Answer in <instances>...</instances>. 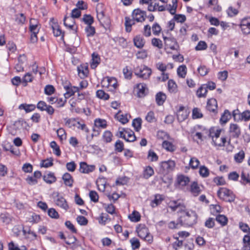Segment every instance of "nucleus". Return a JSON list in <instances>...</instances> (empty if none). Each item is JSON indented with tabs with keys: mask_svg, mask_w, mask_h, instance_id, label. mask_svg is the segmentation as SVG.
Segmentation results:
<instances>
[{
	"mask_svg": "<svg viewBox=\"0 0 250 250\" xmlns=\"http://www.w3.org/2000/svg\"><path fill=\"white\" fill-rule=\"evenodd\" d=\"M231 118V114L228 109L225 110L224 113L222 115L220 119V122L221 124H226L229 120Z\"/></svg>",
	"mask_w": 250,
	"mask_h": 250,
	"instance_id": "nucleus-23",
	"label": "nucleus"
},
{
	"mask_svg": "<svg viewBox=\"0 0 250 250\" xmlns=\"http://www.w3.org/2000/svg\"><path fill=\"white\" fill-rule=\"evenodd\" d=\"M76 220L79 224L82 226H85L87 225L88 223L87 219L83 216H78Z\"/></svg>",
	"mask_w": 250,
	"mask_h": 250,
	"instance_id": "nucleus-64",
	"label": "nucleus"
},
{
	"mask_svg": "<svg viewBox=\"0 0 250 250\" xmlns=\"http://www.w3.org/2000/svg\"><path fill=\"white\" fill-rule=\"evenodd\" d=\"M85 31L87 37H92L95 34V28L91 25H87L85 28Z\"/></svg>",
	"mask_w": 250,
	"mask_h": 250,
	"instance_id": "nucleus-53",
	"label": "nucleus"
},
{
	"mask_svg": "<svg viewBox=\"0 0 250 250\" xmlns=\"http://www.w3.org/2000/svg\"><path fill=\"white\" fill-rule=\"evenodd\" d=\"M82 20L87 24V25H92L94 22L93 18L90 15H84Z\"/></svg>",
	"mask_w": 250,
	"mask_h": 250,
	"instance_id": "nucleus-50",
	"label": "nucleus"
},
{
	"mask_svg": "<svg viewBox=\"0 0 250 250\" xmlns=\"http://www.w3.org/2000/svg\"><path fill=\"white\" fill-rule=\"evenodd\" d=\"M189 166L192 169H196L198 168L200 161L196 157H191L189 161Z\"/></svg>",
	"mask_w": 250,
	"mask_h": 250,
	"instance_id": "nucleus-54",
	"label": "nucleus"
},
{
	"mask_svg": "<svg viewBox=\"0 0 250 250\" xmlns=\"http://www.w3.org/2000/svg\"><path fill=\"white\" fill-rule=\"evenodd\" d=\"M132 126L136 131H139L141 128L142 119L140 118L135 119L132 123Z\"/></svg>",
	"mask_w": 250,
	"mask_h": 250,
	"instance_id": "nucleus-41",
	"label": "nucleus"
},
{
	"mask_svg": "<svg viewBox=\"0 0 250 250\" xmlns=\"http://www.w3.org/2000/svg\"><path fill=\"white\" fill-rule=\"evenodd\" d=\"M77 69L79 76L81 79H84L87 76L89 72L87 65H81L78 66Z\"/></svg>",
	"mask_w": 250,
	"mask_h": 250,
	"instance_id": "nucleus-16",
	"label": "nucleus"
},
{
	"mask_svg": "<svg viewBox=\"0 0 250 250\" xmlns=\"http://www.w3.org/2000/svg\"><path fill=\"white\" fill-rule=\"evenodd\" d=\"M96 96L99 98L104 100H108L109 98V95L103 90H98L96 92Z\"/></svg>",
	"mask_w": 250,
	"mask_h": 250,
	"instance_id": "nucleus-56",
	"label": "nucleus"
},
{
	"mask_svg": "<svg viewBox=\"0 0 250 250\" xmlns=\"http://www.w3.org/2000/svg\"><path fill=\"white\" fill-rule=\"evenodd\" d=\"M138 95L139 97H144L146 95V85L145 83H139L137 85Z\"/></svg>",
	"mask_w": 250,
	"mask_h": 250,
	"instance_id": "nucleus-27",
	"label": "nucleus"
},
{
	"mask_svg": "<svg viewBox=\"0 0 250 250\" xmlns=\"http://www.w3.org/2000/svg\"><path fill=\"white\" fill-rule=\"evenodd\" d=\"M240 181L241 183L243 185H246L249 184L250 185V175L249 173L243 171L241 174Z\"/></svg>",
	"mask_w": 250,
	"mask_h": 250,
	"instance_id": "nucleus-34",
	"label": "nucleus"
},
{
	"mask_svg": "<svg viewBox=\"0 0 250 250\" xmlns=\"http://www.w3.org/2000/svg\"><path fill=\"white\" fill-rule=\"evenodd\" d=\"M152 30L153 34L155 36H157L160 33L162 29L160 25L158 23L155 22L152 26Z\"/></svg>",
	"mask_w": 250,
	"mask_h": 250,
	"instance_id": "nucleus-59",
	"label": "nucleus"
},
{
	"mask_svg": "<svg viewBox=\"0 0 250 250\" xmlns=\"http://www.w3.org/2000/svg\"><path fill=\"white\" fill-rule=\"evenodd\" d=\"M66 124L71 125L73 126H77L78 128H80L83 131H84L85 132L88 133L89 131V130L88 128L86 127V125L84 124H81L79 122H77L76 124L78 125L77 126L76 124L73 123V122L70 120H68L66 122Z\"/></svg>",
	"mask_w": 250,
	"mask_h": 250,
	"instance_id": "nucleus-25",
	"label": "nucleus"
},
{
	"mask_svg": "<svg viewBox=\"0 0 250 250\" xmlns=\"http://www.w3.org/2000/svg\"><path fill=\"white\" fill-rule=\"evenodd\" d=\"M43 180L48 184H52L55 182L56 180V178L54 176V173L49 172L46 175H44L43 177Z\"/></svg>",
	"mask_w": 250,
	"mask_h": 250,
	"instance_id": "nucleus-32",
	"label": "nucleus"
},
{
	"mask_svg": "<svg viewBox=\"0 0 250 250\" xmlns=\"http://www.w3.org/2000/svg\"><path fill=\"white\" fill-rule=\"evenodd\" d=\"M151 43L154 46L157 47L159 49H161L163 47L162 42L159 39H152L151 41Z\"/></svg>",
	"mask_w": 250,
	"mask_h": 250,
	"instance_id": "nucleus-61",
	"label": "nucleus"
},
{
	"mask_svg": "<svg viewBox=\"0 0 250 250\" xmlns=\"http://www.w3.org/2000/svg\"><path fill=\"white\" fill-rule=\"evenodd\" d=\"M134 44L137 48H142L145 43L144 39L141 35H137L133 39Z\"/></svg>",
	"mask_w": 250,
	"mask_h": 250,
	"instance_id": "nucleus-22",
	"label": "nucleus"
},
{
	"mask_svg": "<svg viewBox=\"0 0 250 250\" xmlns=\"http://www.w3.org/2000/svg\"><path fill=\"white\" fill-rule=\"evenodd\" d=\"M240 121H247L250 120V111L246 110L241 113Z\"/></svg>",
	"mask_w": 250,
	"mask_h": 250,
	"instance_id": "nucleus-62",
	"label": "nucleus"
},
{
	"mask_svg": "<svg viewBox=\"0 0 250 250\" xmlns=\"http://www.w3.org/2000/svg\"><path fill=\"white\" fill-rule=\"evenodd\" d=\"M125 139L126 141L129 142H134L136 140V136L133 131L129 129H126L125 131Z\"/></svg>",
	"mask_w": 250,
	"mask_h": 250,
	"instance_id": "nucleus-29",
	"label": "nucleus"
},
{
	"mask_svg": "<svg viewBox=\"0 0 250 250\" xmlns=\"http://www.w3.org/2000/svg\"><path fill=\"white\" fill-rule=\"evenodd\" d=\"M207 109L215 114L217 113V102L215 99L211 98L208 101Z\"/></svg>",
	"mask_w": 250,
	"mask_h": 250,
	"instance_id": "nucleus-13",
	"label": "nucleus"
},
{
	"mask_svg": "<svg viewBox=\"0 0 250 250\" xmlns=\"http://www.w3.org/2000/svg\"><path fill=\"white\" fill-rule=\"evenodd\" d=\"M3 148L6 151H9L13 154L19 156L20 154V152L19 149L15 148L13 146L7 143L3 145Z\"/></svg>",
	"mask_w": 250,
	"mask_h": 250,
	"instance_id": "nucleus-18",
	"label": "nucleus"
},
{
	"mask_svg": "<svg viewBox=\"0 0 250 250\" xmlns=\"http://www.w3.org/2000/svg\"><path fill=\"white\" fill-rule=\"evenodd\" d=\"M128 218L131 221L137 222L141 219V216L139 212L133 211L132 213L128 215Z\"/></svg>",
	"mask_w": 250,
	"mask_h": 250,
	"instance_id": "nucleus-38",
	"label": "nucleus"
},
{
	"mask_svg": "<svg viewBox=\"0 0 250 250\" xmlns=\"http://www.w3.org/2000/svg\"><path fill=\"white\" fill-rule=\"evenodd\" d=\"M166 99V95L162 92L157 93L155 96L156 102L159 106L162 105L164 104Z\"/></svg>",
	"mask_w": 250,
	"mask_h": 250,
	"instance_id": "nucleus-19",
	"label": "nucleus"
},
{
	"mask_svg": "<svg viewBox=\"0 0 250 250\" xmlns=\"http://www.w3.org/2000/svg\"><path fill=\"white\" fill-rule=\"evenodd\" d=\"M229 133L232 138H237L241 134L239 126L236 124H230L229 127Z\"/></svg>",
	"mask_w": 250,
	"mask_h": 250,
	"instance_id": "nucleus-10",
	"label": "nucleus"
},
{
	"mask_svg": "<svg viewBox=\"0 0 250 250\" xmlns=\"http://www.w3.org/2000/svg\"><path fill=\"white\" fill-rule=\"evenodd\" d=\"M48 215L52 218L58 219L59 215L58 212L53 208H49L47 211Z\"/></svg>",
	"mask_w": 250,
	"mask_h": 250,
	"instance_id": "nucleus-60",
	"label": "nucleus"
},
{
	"mask_svg": "<svg viewBox=\"0 0 250 250\" xmlns=\"http://www.w3.org/2000/svg\"><path fill=\"white\" fill-rule=\"evenodd\" d=\"M199 174L202 177H207L209 175V170L205 166H202L200 167Z\"/></svg>",
	"mask_w": 250,
	"mask_h": 250,
	"instance_id": "nucleus-55",
	"label": "nucleus"
},
{
	"mask_svg": "<svg viewBox=\"0 0 250 250\" xmlns=\"http://www.w3.org/2000/svg\"><path fill=\"white\" fill-rule=\"evenodd\" d=\"M227 12L229 17H232L236 16L238 13V11L232 6H230L228 9Z\"/></svg>",
	"mask_w": 250,
	"mask_h": 250,
	"instance_id": "nucleus-63",
	"label": "nucleus"
},
{
	"mask_svg": "<svg viewBox=\"0 0 250 250\" xmlns=\"http://www.w3.org/2000/svg\"><path fill=\"white\" fill-rule=\"evenodd\" d=\"M133 19H131L129 17H125V30L127 32H130L131 31V26L132 25L135 24V21Z\"/></svg>",
	"mask_w": 250,
	"mask_h": 250,
	"instance_id": "nucleus-30",
	"label": "nucleus"
},
{
	"mask_svg": "<svg viewBox=\"0 0 250 250\" xmlns=\"http://www.w3.org/2000/svg\"><path fill=\"white\" fill-rule=\"evenodd\" d=\"M95 169L94 165H88L85 162H81L79 171L82 173H89L93 171Z\"/></svg>",
	"mask_w": 250,
	"mask_h": 250,
	"instance_id": "nucleus-11",
	"label": "nucleus"
},
{
	"mask_svg": "<svg viewBox=\"0 0 250 250\" xmlns=\"http://www.w3.org/2000/svg\"><path fill=\"white\" fill-rule=\"evenodd\" d=\"M147 158L150 162H156L158 160V155L152 150L148 151Z\"/></svg>",
	"mask_w": 250,
	"mask_h": 250,
	"instance_id": "nucleus-44",
	"label": "nucleus"
},
{
	"mask_svg": "<svg viewBox=\"0 0 250 250\" xmlns=\"http://www.w3.org/2000/svg\"><path fill=\"white\" fill-rule=\"evenodd\" d=\"M180 219L183 226H192L196 223L197 215L195 211L188 210L180 217Z\"/></svg>",
	"mask_w": 250,
	"mask_h": 250,
	"instance_id": "nucleus-1",
	"label": "nucleus"
},
{
	"mask_svg": "<svg viewBox=\"0 0 250 250\" xmlns=\"http://www.w3.org/2000/svg\"><path fill=\"white\" fill-rule=\"evenodd\" d=\"M92 62L91 64V67L92 68H95L97 67V65L100 63V58L99 55L95 53H93L92 55Z\"/></svg>",
	"mask_w": 250,
	"mask_h": 250,
	"instance_id": "nucleus-43",
	"label": "nucleus"
},
{
	"mask_svg": "<svg viewBox=\"0 0 250 250\" xmlns=\"http://www.w3.org/2000/svg\"><path fill=\"white\" fill-rule=\"evenodd\" d=\"M162 146L164 148L170 152H173L176 149L175 146L172 144V143L167 141H164L162 144Z\"/></svg>",
	"mask_w": 250,
	"mask_h": 250,
	"instance_id": "nucleus-35",
	"label": "nucleus"
},
{
	"mask_svg": "<svg viewBox=\"0 0 250 250\" xmlns=\"http://www.w3.org/2000/svg\"><path fill=\"white\" fill-rule=\"evenodd\" d=\"M221 130L220 129L214 130L211 129L209 131V136L212 138V142L214 145V140H217L219 138Z\"/></svg>",
	"mask_w": 250,
	"mask_h": 250,
	"instance_id": "nucleus-31",
	"label": "nucleus"
},
{
	"mask_svg": "<svg viewBox=\"0 0 250 250\" xmlns=\"http://www.w3.org/2000/svg\"><path fill=\"white\" fill-rule=\"evenodd\" d=\"M134 73L139 78L146 80L150 77L151 70L145 65H142L134 68Z\"/></svg>",
	"mask_w": 250,
	"mask_h": 250,
	"instance_id": "nucleus-3",
	"label": "nucleus"
},
{
	"mask_svg": "<svg viewBox=\"0 0 250 250\" xmlns=\"http://www.w3.org/2000/svg\"><path fill=\"white\" fill-rule=\"evenodd\" d=\"M190 191L194 196H198L201 192V189L196 182H193L190 186Z\"/></svg>",
	"mask_w": 250,
	"mask_h": 250,
	"instance_id": "nucleus-21",
	"label": "nucleus"
},
{
	"mask_svg": "<svg viewBox=\"0 0 250 250\" xmlns=\"http://www.w3.org/2000/svg\"><path fill=\"white\" fill-rule=\"evenodd\" d=\"M133 19L137 22L144 21L146 18V12L141 10L139 9H136L133 10L132 12Z\"/></svg>",
	"mask_w": 250,
	"mask_h": 250,
	"instance_id": "nucleus-7",
	"label": "nucleus"
},
{
	"mask_svg": "<svg viewBox=\"0 0 250 250\" xmlns=\"http://www.w3.org/2000/svg\"><path fill=\"white\" fill-rule=\"evenodd\" d=\"M178 76L182 78L185 77L187 74V67L185 65L180 66L177 69Z\"/></svg>",
	"mask_w": 250,
	"mask_h": 250,
	"instance_id": "nucleus-49",
	"label": "nucleus"
},
{
	"mask_svg": "<svg viewBox=\"0 0 250 250\" xmlns=\"http://www.w3.org/2000/svg\"><path fill=\"white\" fill-rule=\"evenodd\" d=\"M35 108V105L32 104H23L19 106V109H24L27 113L33 111Z\"/></svg>",
	"mask_w": 250,
	"mask_h": 250,
	"instance_id": "nucleus-36",
	"label": "nucleus"
},
{
	"mask_svg": "<svg viewBox=\"0 0 250 250\" xmlns=\"http://www.w3.org/2000/svg\"><path fill=\"white\" fill-rule=\"evenodd\" d=\"M55 204L65 210H67L69 208V206L65 198L58 194L57 195V199L55 200Z\"/></svg>",
	"mask_w": 250,
	"mask_h": 250,
	"instance_id": "nucleus-14",
	"label": "nucleus"
},
{
	"mask_svg": "<svg viewBox=\"0 0 250 250\" xmlns=\"http://www.w3.org/2000/svg\"><path fill=\"white\" fill-rule=\"evenodd\" d=\"M40 28V24L38 21L35 19H31L29 21V29L31 33H38Z\"/></svg>",
	"mask_w": 250,
	"mask_h": 250,
	"instance_id": "nucleus-15",
	"label": "nucleus"
},
{
	"mask_svg": "<svg viewBox=\"0 0 250 250\" xmlns=\"http://www.w3.org/2000/svg\"><path fill=\"white\" fill-rule=\"evenodd\" d=\"M26 21V17L22 13L18 14L15 16V21L20 25H23Z\"/></svg>",
	"mask_w": 250,
	"mask_h": 250,
	"instance_id": "nucleus-28",
	"label": "nucleus"
},
{
	"mask_svg": "<svg viewBox=\"0 0 250 250\" xmlns=\"http://www.w3.org/2000/svg\"><path fill=\"white\" fill-rule=\"evenodd\" d=\"M189 182V179L188 177L181 175L177 177V183L181 186H185Z\"/></svg>",
	"mask_w": 250,
	"mask_h": 250,
	"instance_id": "nucleus-26",
	"label": "nucleus"
},
{
	"mask_svg": "<svg viewBox=\"0 0 250 250\" xmlns=\"http://www.w3.org/2000/svg\"><path fill=\"white\" fill-rule=\"evenodd\" d=\"M50 147L53 149V153L57 156L61 155V150L59 146L57 144L55 141H52L50 144Z\"/></svg>",
	"mask_w": 250,
	"mask_h": 250,
	"instance_id": "nucleus-40",
	"label": "nucleus"
},
{
	"mask_svg": "<svg viewBox=\"0 0 250 250\" xmlns=\"http://www.w3.org/2000/svg\"><path fill=\"white\" fill-rule=\"evenodd\" d=\"M138 236L142 239L145 238L149 232L148 229L145 226L140 225L136 229Z\"/></svg>",
	"mask_w": 250,
	"mask_h": 250,
	"instance_id": "nucleus-17",
	"label": "nucleus"
},
{
	"mask_svg": "<svg viewBox=\"0 0 250 250\" xmlns=\"http://www.w3.org/2000/svg\"><path fill=\"white\" fill-rule=\"evenodd\" d=\"M168 207L172 211H175L178 210V212L185 214L188 210L187 209L186 207L180 200H172L169 203Z\"/></svg>",
	"mask_w": 250,
	"mask_h": 250,
	"instance_id": "nucleus-5",
	"label": "nucleus"
},
{
	"mask_svg": "<svg viewBox=\"0 0 250 250\" xmlns=\"http://www.w3.org/2000/svg\"><path fill=\"white\" fill-rule=\"evenodd\" d=\"M120 111L118 112L115 115V117L118 120L123 124H125L128 122V119L127 118V114H121Z\"/></svg>",
	"mask_w": 250,
	"mask_h": 250,
	"instance_id": "nucleus-37",
	"label": "nucleus"
},
{
	"mask_svg": "<svg viewBox=\"0 0 250 250\" xmlns=\"http://www.w3.org/2000/svg\"><path fill=\"white\" fill-rule=\"evenodd\" d=\"M168 89L170 93H175L177 91V84L172 80H169L167 83Z\"/></svg>",
	"mask_w": 250,
	"mask_h": 250,
	"instance_id": "nucleus-45",
	"label": "nucleus"
},
{
	"mask_svg": "<svg viewBox=\"0 0 250 250\" xmlns=\"http://www.w3.org/2000/svg\"><path fill=\"white\" fill-rule=\"evenodd\" d=\"M163 200V199L161 195H156L154 199L151 202V205L153 208H155L160 205Z\"/></svg>",
	"mask_w": 250,
	"mask_h": 250,
	"instance_id": "nucleus-47",
	"label": "nucleus"
},
{
	"mask_svg": "<svg viewBox=\"0 0 250 250\" xmlns=\"http://www.w3.org/2000/svg\"><path fill=\"white\" fill-rule=\"evenodd\" d=\"M208 90H207L205 86L203 85L200 87V88L197 90L196 95L198 97H205L206 96Z\"/></svg>",
	"mask_w": 250,
	"mask_h": 250,
	"instance_id": "nucleus-48",
	"label": "nucleus"
},
{
	"mask_svg": "<svg viewBox=\"0 0 250 250\" xmlns=\"http://www.w3.org/2000/svg\"><path fill=\"white\" fill-rule=\"evenodd\" d=\"M79 87L73 86L69 87H67L66 88V92L64 94V97L65 99L68 98L70 96L73 95L76 92L79 91Z\"/></svg>",
	"mask_w": 250,
	"mask_h": 250,
	"instance_id": "nucleus-33",
	"label": "nucleus"
},
{
	"mask_svg": "<svg viewBox=\"0 0 250 250\" xmlns=\"http://www.w3.org/2000/svg\"><path fill=\"white\" fill-rule=\"evenodd\" d=\"M219 198L228 202H232L235 199V195L233 192L225 188H220L217 191Z\"/></svg>",
	"mask_w": 250,
	"mask_h": 250,
	"instance_id": "nucleus-2",
	"label": "nucleus"
},
{
	"mask_svg": "<svg viewBox=\"0 0 250 250\" xmlns=\"http://www.w3.org/2000/svg\"><path fill=\"white\" fill-rule=\"evenodd\" d=\"M62 180H63L64 184L69 187H72L73 186V184L74 182L73 179L69 173L66 172L62 176Z\"/></svg>",
	"mask_w": 250,
	"mask_h": 250,
	"instance_id": "nucleus-20",
	"label": "nucleus"
},
{
	"mask_svg": "<svg viewBox=\"0 0 250 250\" xmlns=\"http://www.w3.org/2000/svg\"><path fill=\"white\" fill-rule=\"evenodd\" d=\"M216 220L223 226L227 225L228 222V218L224 215H218L216 218Z\"/></svg>",
	"mask_w": 250,
	"mask_h": 250,
	"instance_id": "nucleus-57",
	"label": "nucleus"
},
{
	"mask_svg": "<svg viewBox=\"0 0 250 250\" xmlns=\"http://www.w3.org/2000/svg\"><path fill=\"white\" fill-rule=\"evenodd\" d=\"M188 112L185 107L181 106L177 111V118L179 122H183L188 116Z\"/></svg>",
	"mask_w": 250,
	"mask_h": 250,
	"instance_id": "nucleus-12",
	"label": "nucleus"
},
{
	"mask_svg": "<svg viewBox=\"0 0 250 250\" xmlns=\"http://www.w3.org/2000/svg\"><path fill=\"white\" fill-rule=\"evenodd\" d=\"M245 152L243 150H241L238 153L235 154L234 156L235 161L237 163H241L245 158Z\"/></svg>",
	"mask_w": 250,
	"mask_h": 250,
	"instance_id": "nucleus-46",
	"label": "nucleus"
},
{
	"mask_svg": "<svg viewBox=\"0 0 250 250\" xmlns=\"http://www.w3.org/2000/svg\"><path fill=\"white\" fill-rule=\"evenodd\" d=\"M159 165L161 168V172L163 174H167L174 170L176 164L175 161L169 160L167 161L161 162Z\"/></svg>",
	"mask_w": 250,
	"mask_h": 250,
	"instance_id": "nucleus-4",
	"label": "nucleus"
},
{
	"mask_svg": "<svg viewBox=\"0 0 250 250\" xmlns=\"http://www.w3.org/2000/svg\"><path fill=\"white\" fill-rule=\"evenodd\" d=\"M154 174V170L152 167L150 166L146 167L144 171V177L148 179L152 176Z\"/></svg>",
	"mask_w": 250,
	"mask_h": 250,
	"instance_id": "nucleus-42",
	"label": "nucleus"
},
{
	"mask_svg": "<svg viewBox=\"0 0 250 250\" xmlns=\"http://www.w3.org/2000/svg\"><path fill=\"white\" fill-rule=\"evenodd\" d=\"M240 27L244 34H250V17L245 18L242 20Z\"/></svg>",
	"mask_w": 250,
	"mask_h": 250,
	"instance_id": "nucleus-8",
	"label": "nucleus"
},
{
	"mask_svg": "<svg viewBox=\"0 0 250 250\" xmlns=\"http://www.w3.org/2000/svg\"><path fill=\"white\" fill-rule=\"evenodd\" d=\"M112 133L108 130L105 131L103 135V139L106 143H110L112 141Z\"/></svg>",
	"mask_w": 250,
	"mask_h": 250,
	"instance_id": "nucleus-52",
	"label": "nucleus"
},
{
	"mask_svg": "<svg viewBox=\"0 0 250 250\" xmlns=\"http://www.w3.org/2000/svg\"><path fill=\"white\" fill-rule=\"evenodd\" d=\"M95 125L98 127H102L103 128H105L106 126V121L105 120L101 119H96L95 120Z\"/></svg>",
	"mask_w": 250,
	"mask_h": 250,
	"instance_id": "nucleus-51",
	"label": "nucleus"
},
{
	"mask_svg": "<svg viewBox=\"0 0 250 250\" xmlns=\"http://www.w3.org/2000/svg\"><path fill=\"white\" fill-rule=\"evenodd\" d=\"M102 84L104 87L112 86L115 89L117 87V81L114 78L106 77L103 79Z\"/></svg>",
	"mask_w": 250,
	"mask_h": 250,
	"instance_id": "nucleus-9",
	"label": "nucleus"
},
{
	"mask_svg": "<svg viewBox=\"0 0 250 250\" xmlns=\"http://www.w3.org/2000/svg\"><path fill=\"white\" fill-rule=\"evenodd\" d=\"M146 120L149 123H153L156 121V118L153 111L148 112L146 116Z\"/></svg>",
	"mask_w": 250,
	"mask_h": 250,
	"instance_id": "nucleus-58",
	"label": "nucleus"
},
{
	"mask_svg": "<svg viewBox=\"0 0 250 250\" xmlns=\"http://www.w3.org/2000/svg\"><path fill=\"white\" fill-rule=\"evenodd\" d=\"M52 29L54 35L56 37L60 36L62 35V30L59 27V26L57 23H53L51 25Z\"/></svg>",
	"mask_w": 250,
	"mask_h": 250,
	"instance_id": "nucleus-39",
	"label": "nucleus"
},
{
	"mask_svg": "<svg viewBox=\"0 0 250 250\" xmlns=\"http://www.w3.org/2000/svg\"><path fill=\"white\" fill-rule=\"evenodd\" d=\"M75 23V22L74 18L72 17H69L65 16L64 18L63 23L66 27L70 29H72L74 26Z\"/></svg>",
	"mask_w": 250,
	"mask_h": 250,
	"instance_id": "nucleus-24",
	"label": "nucleus"
},
{
	"mask_svg": "<svg viewBox=\"0 0 250 250\" xmlns=\"http://www.w3.org/2000/svg\"><path fill=\"white\" fill-rule=\"evenodd\" d=\"M164 43L167 48L171 50H177L179 45L176 39L173 37H163Z\"/></svg>",
	"mask_w": 250,
	"mask_h": 250,
	"instance_id": "nucleus-6",
	"label": "nucleus"
}]
</instances>
